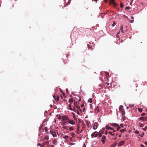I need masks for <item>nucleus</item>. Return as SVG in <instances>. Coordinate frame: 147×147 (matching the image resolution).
Listing matches in <instances>:
<instances>
[{"label":"nucleus","mask_w":147,"mask_h":147,"mask_svg":"<svg viewBox=\"0 0 147 147\" xmlns=\"http://www.w3.org/2000/svg\"><path fill=\"white\" fill-rule=\"evenodd\" d=\"M124 143H125L124 141H122L119 143L118 146H121L122 145H123Z\"/></svg>","instance_id":"9b49d317"},{"label":"nucleus","mask_w":147,"mask_h":147,"mask_svg":"<svg viewBox=\"0 0 147 147\" xmlns=\"http://www.w3.org/2000/svg\"><path fill=\"white\" fill-rule=\"evenodd\" d=\"M145 144L147 146V142H145Z\"/></svg>","instance_id":"e2e57ef3"},{"label":"nucleus","mask_w":147,"mask_h":147,"mask_svg":"<svg viewBox=\"0 0 147 147\" xmlns=\"http://www.w3.org/2000/svg\"><path fill=\"white\" fill-rule=\"evenodd\" d=\"M134 105H129V107H133Z\"/></svg>","instance_id":"a19ab883"},{"label":"nucleus","mask_w":147,"mask_h":147,"mask_svg":"<svg viewBox=\"0 0 147 147\" xmlns=\"http://www.w3.org/2000/svg\"><path fill=\"white\" fill-rule=\"evenodd\" d=\"M80 128V127L79 125H78L77 131L78 133L79 132V130Z\"/></svg>","instance_id":"5701e85b"},{"label":"nucleus","mask_w":147,"mask_h":147,"mask_svg":"<svg viewBox=\"0 0 147 147\" xmlns=\"http://www.w3.org/2000/svg\"><path fill=\"white\" fill-rule=\"evenodd\" d=\"M123 25H122L120 27V30L121 31V32L123 33H124V31L123 30Z\"/></svg>","instance_id":"2eb2a0df"},{"label":"nucleus","mask_w":147,"mask_h":147,"mask_svg":"<svg viewBox=\"0 0 147 147\" xmlns=\"http://www.w3.org/2000/svg\"><path fill=\"white\" fill-rule=\"evenodd\" d=\"M98 135V132L97 131H95L93 133L91 134V137L92 138H93L94 137H96Z\"/></svg>","instance_id":"f03ea898"},{"label":"nucleus","mask_w":147,"mask_h":147,"mask_svg":"<svg viewBox=\"0 0 147 147\" xmlns=\"http://www.w3.org/2000/svg\"><path fill=\"white\" fill-rule=\"evenodd\" d=\"M117 131H118L121 128V127L119 126H119H117Z\"/></svg>","instance_id":"7c9ffc66"},{"label":"nucleus","mask_w":147,"mask_h":147,"mask_svg":"<svg viewBox=\"0 0 147 147\" xmlns=\"http://www.w3.org/2000/svg\"><path fill=\"white\" fill-rule=\"evenodd\" d=\"M111 125L114 127H117V126H119V124L116 123H111L110 124Z\"/></svg>","instance_id":"9d476101"},{"label":"nucleus","mask_w":147,"mask_h":147,"mask_svg":"<svg viewBox=\"0 0 147 147\" xmlns=\"http://www.w3.org/2000/svg\"><path fill=\"white\" fill-rule=\"evenodd\" d=\"M88 102H90V103H91L92 102V99L91 98H89L88 100Z\"/></svg>","instance_id":"aec40b11"},{"label":"nucleus","mask_w":147,"mask_h":147,"mask_svg":"<svg viewBox=\"0 0 147 147\" xmlns=\"http://www.w3.org/2000/svg\"><path fill=\"white\" fill-rule=\"evenodd\" d=\"M50 147H54V146L53 145H51L50 146Z\"/></svg>","instance_id":"603ef678"},{"label":"nucleus","mask_w":147,"mask_h":147,"mask_svg":"<svg viewBox=\"0 0 147 147\" xmlns=\"http://www.w3.org/2000/svg\"><path fill=\"white\" fill-rule=\"evenodd\" d=\"M143 129L144 131H146V129H147V126H145V127L143 128Z\"/></svg>","instance_id":"f704fd0d"},{"label":"nucleus","mask_w":147,"mask_h":147,"mask_svg":"<svg viewBox=\"0 0 147 147\" xmlns=\"http://www.w3.org/2000/svg\"><path fill=\"white\" fill-rule=\"evenodd\" d=\"M82 126H83L84 128H85V124L83 122H82Z\"/></svg>","instance_id":"c85d7f7f"},{"label":"nucleus","mask_w":147,"mask_h":147,"mask_svg":"<svg viewBox=\"0 0 147 147\" xmlns=\"http://www.w3.org/2000/svg\"><path fill=\"white\" fill-rule=\"evenodd\" d=\"M135 132L137 134H138L139 133V132L138 131H136Z\"/></svg>","instance_id":"864d4df0"},{"label":"nucleus","mask_w":147,"mask_h":147,"mask_svg":"<svg viewBox=\"0 0 147 147\" xmlns=\"http://www.w3.org/2000/svg\"><path fill=\"white\" fill-rule=\"evenodd\" d=\"M120 126L121 127H123V125L122 124H120Z\"/></svg>","instance_id":"09e8293b"},{"label":"nucleus","mask_w":147,"mask_h":147,"mask_svg":"<svg viewBox=\"0 0 147 147\" xmlns=\"http://www.w3.org/2000/svg\"><path fill=\"white\" fill-rule=\"evenodd\" d=\"M121 134H120L119 135V136L118 137H120L121 136Z\"/></svg>","instance_id":"680f3d73"},{"label":"nucleus","mask_w":147,"mask_h":147,"mask_svg":"<svg viewBox=\"0 0 147 147\" xmlns=\"http://www.w3.org/2000/svg\"><path fill=\"white\" fill-rule=\"evenodd\" d=\"M140 119L142 121H147V116L146 117H140Z\"/></svg>","instance_id":"39448f33"},{"label":"nucleus","mask_w":147,"mask_h":147,"mask_svg":"<svg viewBox=\"0 0 147 147\" xmlns=\"http://www.w3.org/2000/svg\"><path fill=\"white\" fill-rule=\"evenodd\" d=\"M49 144V141H47L43 142L42 145L40 144H38V145L42 146V147H49L48 144Z\"/></svg>","instance_id":"f257e3e1"},{"label":"nucleus","mask_w":147,"mask_h":147,"mask_svg":"<svg viewBox=\"0 0 147 147\" xmlns=\"http://www.w3.org/2000/svg\"><path fill=\"white\" fill-rule=\"evenodd\" d=\"M109 133L110 134H111V135L112 136H113L114 135V134H112V132H109Z\"/></svg>","instance_id":"37998d69"},{"label":"nucleus","mask_w":147,"mask_h":147,"mask_svg":"<svg viewBox=\"0 0 147 147\" xmlns=\"http://www.w3.org/2000/svg\"><path fill=\"white\" fill-rule=\"evenodd\" d=\"M68 106L69 107H71V104H69Z\"/></svg>","instance_id":"6e6d98bb"},{"label":"nucleus","mask_w":147,"mask_h":147,"mask_svg":"<svg viewBox=\"0 0 147 147\" xmlns=\"http://www.w3.org/2000/svg\"><path fill=\"white\" fill-rule=\"evenodd\" d=\"M72 114L73 115L74 117V118H75V114L74 113H72Z\"/></svg>","instance_id":"49530a36"},{"label":"nucleus","mask_w":147,"mask_h":147,"mask_svg":"<svg viewBox=\"0 0 147 147\" xmlns=\"http://www.w3.org/2000/svg\"><path fill=\"white\" fill-rule=\"evenodd\" d=\"M63 128L64 129H67V128L68 127H67L66 126H63Z\"/></svg>","instance_id":"cd10ccee"},{"label":"nucleus","mask_w":147,"mask_h":147,"mask_svg":"<svg viewBox=\"0 0 147 147\" xmlns=\"http://www.w3.org/2000/svg\"><path fill=\"white\" fill-rule=\"evenodd\" d=\"M110 1L111 3L114 4V0H110Z\"/></svg>","instance_id":"bb28decb"},{"label":"nucleus","mask_w":147,"mask_h":147,"mask_svg":"<svg viewBox=\"0 0 147 147\" xmlns=\"http://www.w3.org/2000/svg\"><path fill=\"white\" fill-rule=\"evenodd\" d=\"M66 92H67L68 91V89L67 88L66 89Z\"/></svg>","instance_id":"338daca9"},{"label":"nucleus","mask_w":147,"mask_h":147,"mask_svg":"<svg viewBox=\"0 0 147 147\" xmlns=\"http://www.w3.org/2000/svg\"><path fill=\"white\" fill-rule=\"evenodd\" d=\"M106 128L107 130H109V129H113V128L109 126H106Z\"/></svg>","instance_id":"f3484780"},{"label":"nucleus","mask_w":147,"mask_h":147,"mask_svg":"<svg viewBox=\"0 0 147 147\" xmlns=\"http://www.w3.org/2000/svg\"><path fill=\"white\" fill-rule=\"evenodd\" d=\"M73 110L75 112H76V109L75 108V107H73Z\"/></svg>","instance_id":"473e14b6"},{"label":"nucleus","mask_w":147,"mask_h":147,"mask_svg":"<svg viewBox=\"0 0 147 147\" xmlns=\"http://www.w3.org/2000/svg\"><path fill=\"white\" fill-rule=\"evenodd\" d=\"M68 138V137L67 136H65V137H63L64 138L67 139Z\"/></svg>","instance_id":"a18cd8bd"},{"label":"nucleus","mask_w":147,"mask_h":147,"mask_svg":"<svg viewBox=\"0 0 147 147\" xmlns=\"http://www.w3.org/2000/svg\"><path fill=\"white\" fill-rule=\"evenodd\" d=\"M75 107L78 110H79V111H81V110L80 109V107L77 104V101L76 102V105H75Z\"/></svg>","instance_id":"6e6552de"},{"label":"nucleus","mask_w":147,"mask_h":147,"mask_svg":"<svg viewBox=\"0 0 147 147\" xmlns=\"http://www.w3.org/2000/svg\"><path fill=\"white\" fill-rule=\"evenodd\" d=\"M77 96V97L78 98H79V100H78V101H79V102L81 100V98H80L79 97V96Z\"/></svg>","instance_id":"e433bc0d"},{"label":"nucleus","mask_w":147,"mask_h":147,"mask_svg":"<svg viewBox=\"0 0 147 147\" xmlns=\"http://www.w3.org/2000/svg\"><path fill=\"white\" fill-rule=\"evenodd\" d=\"M139 125L140 127H144V125L142 123H140L139 124Z\"/></svg>","instance_id":"393cba45"},{"label":"nucleus","mask_w":147,"mask_h":147,"mask_svg":"<svg viewBox=\"0 0 147 147\" xmlns=\"http://www.w3.org/2000/svg\"><path fill=\"white\" fill-rule=\"evenodd\" d=\"M119 110L122 111V110L123 109V106L122 105L120 106L119 108Z\"/></svg>","instance_id":"dca6fc26"},{"label":"nucleus","mask_w":147,"mask_h":147,"mask_svg":"<svg viewBox=\"0 0 147 147\" xmlns=\"http://www.w3.org/2000/svg\"><path fill=\"white\" fill-rule=\"evenodd\" d=\"M105 134H106V135H107V131H105Z\"/></svg>","instance_id":"bf43d9fd"},{"label":"nucleus","mask_w":147,"mask_h":147,"mask_svg":"<svg viewBox=\"0 0 147 147\" xmlns=\"http://www.w3.org/2000/svg\"><path fill=\"white\" fill-rule=\"evenodd\" d=\"M49 139V137L48 136H45L44 138H43L42 140V141H44L46 140H47Z\"/></svg>","instance_id":"f8f14e48"},{"label":"nucleus","mask_w":147,"mask_h":147,"mask_svg":"<svg viewBox=\"0 0 147 147\" xmlns=\"http://www.w3.org/2000/svg\"><path fill=\"white\" fill-rule=\"evenodd\" d=\"M79 110L77 109V111H77V114L78 115H80V113H79Z\"/></svg>","instance_id":"58836bf2"},{"label":"nucleus","mask_w":147,"mask_h":147,"mask_svg":"<svg viewBox=\"0 0 147 147\" xmlns=\"http://www.w3.org/2000/svg\"><path fill=\"white\" fill-rule=\"evenodd\" d=\"M134 22V20H130V21H129V22L131 23H133Z\"/></svg>","instance_id":"c03bdc74"},{"label":"nucleus","mask_w":147,"mask_h":147,"mask_svg":"<svg viewBox=\"0 0 147 147\" xmlns=\"http://www.w3.org/2000/svg\"><path fill=\"white\" fill-rule=\"evenodd\" d=\"M120 7L121 8H123V5L122 4V3H121L120 4Z\"/></svg>","instance_id":"4c0bfd02"},{"label":"nucleus","mask_w":147,"mask_h":147,"mask_svg":"<svg viewBox=\"0 0 147 147\" xmlns=\"http://www.w3.org/2000/svg\"><path fill=\"white\" fill-rule=\"evenodd\" d=\"M112 130H113V131L114 132H115V131H116V130H115L114 129H112Z\"/></svg>","instance_id":"0e129e2a"},{"label":"nucleus","mask_w":147,"mask_h":147,"mask_svg":"<svg viewBox=\"0 0 147 147\" xmlns=\"http://www.w3.org/2000/svg\"><path fill=\"white\" fill-rule=\"evenodd\" d=\"M61 117H61L60 116V117H59V119H61Z\"/></svg>","instance_id":"774afa93"},{"label":"nucleus","mask_w":147,"mask_h":147,"mask_svg":"<svg viewBox=\"0 0 147 147\" xmlns=\"http://www.w3.org/2000/svg\"><path fill=\"white\" fill-rule=\"evenodd\" d=\"M146 115L145 113H143L141 114V116H144Z\"/></svg>","instance_id":"ea45409f"},{"label":"nucleus","mask_w":147,"mask_h":147,"mask_svg":"<svg viewBox=\"0 0 147 147\" xmlns=\"http://www.w3.org/2000/svg\"><path fill=\"white\" fill-rule=\"evenodd\" d=\"M103 133V132L102 131V133H98V136L99 137H101L102 134Z\"/></svg>","instance_id":"b1692460"},{"label":"nucleus","mask_w":147,"mask_h":147,"mask_svg":"<svg viewBox=\"0 0 147 147\" xmlns=\"http://www.w3.org/2000/svg\"><path fill=\"white\" fill-rule=\"evenodd\" d=\"M71 136H72V137H74V136L75 135V134L74 133H72L71 134Z\"/></svg>","instance_id":"79ce46f5"},{"label":"nucleus","mask_w":147,"mask_h":147,"mask_svg":"<svg viewBox=\"0 0 147 147\" xmlns=\"http://www.w3.org/2000/svg\"><path fill=\"white\" fill-rule=\"evenodd\" d=\"M138 110L139 111V112H142V109L141 108H138Z\"/></svg>","instance_id":"a878e982"},{"label":"nucleus","mask_w":147,"mask_h":147,"mask_svg":"<svg viewBox=\"0 0 147 147\" xmlns=\"http://www.w3.org/2000/svg\"><path fill=\"white\" fill-rule=\"evenodd\" d=\"M73 129H74L73 127H69V130L70 131H71V130H73Z\"/></svg>","instance_id":"c756f323"},{"label":"nucleus","mask_w":147,"mask_h":147,"mask_svg":"<svg viewBox=\"0 0 147 147\" xmlns=\"http://www.w3.org/2000/svg\"><path fill=\"white\" fill-rule=\"evenodd\" d=\"M105 3H107V0H104Z\"/></svg>","instance_id":"69168bd1"},{"label":"nucleus","mask_w":147,"mask_h":147,"mask_svg":"<svg viewBox=\"0 0 147 147\" xmlns=\"http://www.w3.org/2000/svg\"><path fill=\"white\" fill-rule=\"evenodd\" d=\"M74 105H76V102L75 100L74 101Z\"/></svg>","instance_id":"8fccbe9b"},{"label":"nucleus","mask_w":147,"mask_h":147,"mask_svg":"<svg viewBox=\"0 0 147 147\" xmlns=\"http://www.w3.org/2000/svg\"><path fill=\"white\" fill-rule=\"evenodd\" d=\"M51 134L53 137H55V136H57L55 132L51 131Z\"/></svg>","instance_id":"ddd939ff"},{"label":"nucleus","mask_w":147,"mask_h":147,"mask_svg":"<svg viewBox=\"0 0 147 147\" xmlns=\"http://www.w3.org/2000/svg\"><path fill=\"white\" fill-rule=\"evenodd\" d=\"M98 123L97 122H95L93 127V129H96L98 127Z\"/></svg>","instance_id":"20e7f679"},{"label":"nucleus","mask_w":147,"mask_h":147,"mask_svg":"<svg viewBox=\"0 0 147 147\" xmlns=\"http://www.w3.org/2000/svg\"><path fill=\"white\" fill-rule=\"evenodd\" d=\"M57 140H55V139L53 140V143L55 144H56L57 143Z\"/></svg>","instance_id":"412c9836"},{"label":"nucleus","mask_w":147,"mask_h":147,"mask_svg":"<svg viewBox=\"0 0 147 147\" xmlns=\"http://www.w3.org/2000/svg\"><path fill=\"white\" fill-rule=\"evenodd\" d=\"M115 25V23L114 22H113V24H112L111 26H114Z\"/></svg>","instance_id":"c9c22d12"},{"label":"nucleus","mask_w":147,"mask_h":147,"mask_svg":"<svg viewBox=\"0 0 147 147\" xmlns=\"http://www.w3.org/2000/svg\"><path fill=\"white\" fill-rule=\"evenodd\" d=\"M141 146L142 147H144V146L143 144H141Z\"/></svg>","instance_id":"13d9d810"},{"label":"nucleus","mask_w":147,"mask_h":147,"mask_svg":"<svg viewBox=\"0 0 147 147\" xmlns=\"http://www.w3.org/2000/svg\"><path fill=\"white\" fill-rule=\"evenodd\" d=\"M61 119H62L63 121H65V120H68L69 119V118H68L65 115L63 116L62 117Z\"/></svg>","instance_id":"7ed1b4c3"},{"label":"nucleus","mask_w":147,"mask_h":147,"mask_svg":"<svg viewBox=\"0 0 147 147\" xmlns=\"http://www.w3.org/2000/svg\"><path fill=\"white\" fill-rule=\"evenodd\" d=\"M53 97L54 98L55 100L58 101L59 100V96H57L56 98V96L54 95H53Z\"/></svg>","instance_id":"1a4fd4ad"},{"label":"nucleus","mask_w":147,"mask_h":147,"mask_svg":"<svg viewBox=\"0 0 147 147\" xmlns=\"http://www.w3.org/2000/svg\"><path fill=\"white\" fill-rule=\"evenodd\" d=\"M106 138L105 135H103L102 136V139L101 141L102 142L103 144H104L105 142V140H106Z\"/></svg>","instance_id":"0eeeda50"},{"label":"nucleus","mask_w":147,"mask_h":147,"mask_svg":"<svg viewBox=\"0 0 147 147\" xmlns=\"http://www.w3.org/2000/svg\"><path fill=\"white\" fill-rule=\"evenodd\" d=\"M69 101L70 104H72L73 102V99L72 98H71L69 100Z\"/></svg>","instance_id":"4468645a"},{"label":"nucleus","mask_w":147,"mask_h":147,"mask_svg":"<svg viewBox=\"0 0 147 147\" xmlns=\"http://www.w3.org/2000/svg\"><path fill=\"white\" fill-rule=\"evenodd\" d=\"M69 108L70 110L71 111L73 110V108H71V107H69Z\"/></svg>","instance_id":"5fc2aeb1"},{"label":"nucleus","mask_w":147,"mask_h":147,"mask_svg":"<svg viewBox=\"0 0 147 147\" xmlns=\"http://www.w3.org/2000/svg\"><path fill=\"white\" fill-rule=\"evenodd\" d=\"M117 144V142H114L113 144L112 145V147H115Z\"/></svg>","instance_id":"a211bd4d"},{"label":"nucleus","mask_w":147,"mask_h":147,"mask_svg":"<svg viewBox=\"0 0 147 147\" xmlns=\"http://www.w3.org/2000/svg\"><path fill=\"white\" fill-rule=\"evenodd\" d=\"M83 129H82V130H81V131H80V132H78V134H79L80 133H81V132H82V131L83 130Z\"/></svg>","instance_id":"3c124183"},{"label":"nucleus","mask_w":147,"mask_h":147,"mask_svg":"<svg viewBox=\"0 0 147 147\" xmlns=\"http://www.w3.org/2000/svg\"><path fill=\"white\" fill-rule=\"evenodd\" d=\"M71 0H69L67 3V5H68L70 3Z\"/></svg>","instance_id":"72a5a7b5"},{"label":"nucleus","mask_w":147,"mask_h":147,"mask_svg":"<svg viewBox=\"0 0 147 147\" xmlns=\"http://www.w3.org/2000/svg\"><path fill=\"white\" fill-rule=\"evenodd\" d=\"M63 124L64 125H66L68 123V122H67L66 120L63 121Z\"/></svg>","instance_id":"6ab92c4d"},{"label":"nucleus","mask_w":147,"mask_h":147,"mask_svg":"<svg viewBox=\"0 0 147 147\" xmlns=\"http://www.w3.org/2000/svg\"><path fill=\"white\" fill-rule=\"evenodd\" d=\"M125 131V130L124 129H121L120 130V132L121 133H123Z\"/></svg>","instance_id":"4be33fe9"},{"label":"nucleus","mask_w":147,"mask_h":147,"mask_svg":"<svg viewBox=\"0 0 147 147\" xmlns=\"http://www.w3.org/2000/svg\"><path fill=\"white\" fill-rule=\"evenodd\" d=\"M68 123L72 125H74L75 123V122L74 121L69 120V119L68 120Z\"/></svg>","instance_id":"423d86ee"},{"label":"nucleus","mask_w":147,"mask_h":147,"mask_svg":"<svg viewBox=\"0 0 147 147\" xmlns=\"http://www.w3.org/2000/svg\"><path fill=\"white\" fill-rule=\"evenodd\" d=\"M144 135V133H142V135H141V137H143V135Z\"/></svg>","instance_id":"052dcab7"},{"label":"nucleus","mask_w":147,"mask_h":147,"mask_svg":"<svg viewBox=\"0 0 147 147\" xmlns=\"http://www.w3.org/2000/svg\"><path fill=\"white\" fill-rule=\"evenodd\" d=\"M133 0H132V1L130 2V5H131V4L132 3V2H133Z\"/></svg>","instance_id":"4d7b16f0"},{"label":"nucleus","mask_w":147,"mask_h":147,"mask_svg":"<svg viewBox=\"0 0 147 147\" xmlns=\"http://www.w3.org/2000/svg\"><path fill=\"white\" fill-rule=\"evenodd\" d=\"M84 104L83 103V104H82L81 105V107H84Z\"/></svg>","instance_id":"de8ad7c7"},{"label":"nucleus","mask_w":147,"mask_h":147,"mask_svg":"<svg viewBox=\"0 0 147 147\" xmlns=\"http://www.w3.org/2000/svg\"><path fill=\"white\" fill-rule=\"evenodd\" d=\"M130 9L129 7H126L125 9V10H129Z\"/></svg>","instance_id":"2f4dec72"}]
</instances>
